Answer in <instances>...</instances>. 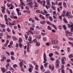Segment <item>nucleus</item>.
Here are the masks:
<instances>
[{
    "label": "nucleus",
    "instance_id": "obj_58",
    "mask_svg": "<svg viewBox=\"0 0 73 73\" xmlns=\"http://www.w3.org/2000/svg\"><path fill=\"white\" fill-rule=\"evenodd\" d=\"M13 18V19H17V17L14 16Z\"/></svg>",
    "mask_w": 73,
    "mask_h": 73
},
{
    "label": "nucleus",
    "instance_id": "obj_22",
    "mask_svg": "<svg viewBox=\"0 0 73 73\" xmlns=\"http://www.w3.org/2000/svg\"><path fill=\"white\" fill-rule=\"evenodd\" d=\"M28 32H29V33H30L31 34H32V35L33 34V33L32 32V31H31V30H29L28 31Z\"/></svg>",
    "mask_w": 73,
    "mask_h": 73
},
{
    "label": "nucleus",
    "instance_id": "obj_16",
    "mask_svg": "<svg viewBox=\"0 0 73 73\" xmlns=\"http://www.w3.org/2000/svg\"><path fill=\"white\" fill-rule=\"evenodd\" d=\"M65 11H63V14L62 16H65Z\"/></svg>",
    "mask_w": 73,
    "mask_h": 73
},
{
    "label": "nucleus",
    "instance_id": "obj_14",
    "mask_svg": "<svg viewBox=\"0 0 73 73\" xmlns=\"http://www.w3.org/2000/svg\"><path fill=\"white\" fill-rule=\"evenodd\" d=\"M53 55V53H51L50 54H49V56L50 57H51Z\"/></svg>",
    "mask_w": 73,
    "mask_h": 73
},
{
    "label": "nucleus",
    "instance_id": "obj_26",
    "mask_svg": "<svg viewBox=\"0 0 73 73\" xmlns=\"http://www.w3.org/2000/svg\"><path fill=\"white\" fill-rule=\"evenodd\" d=\"M52 8L54 10H56V8L53 6H52Z\"/></svg>",
    "mask_w": 73,
    "mask_h": 73
},
{
    "label": "nucleus",
    "instance_id": "obj_42",
    "mask_svg": "<svg viewBox=\"0 0 73 73\" xmlns=\"http://www.w3.org/2000/svg\"><path fill=\"white\" fill-rule=\"evenodd\" d=\"M18 15H19V16H20L21 15V13L19 12H18Z\"/></svg>",
    "mask_w": 73,
    "mask_h": 73
},
{
    "label": "nucleus",
    "instance_id": "obj_18",
    "mask_svg": "<svg viewBox=\"0 0 73 73\" xmlns=\"http://www.w3.org/2000/svg\"><path fill=\"white\" fill-rule=\"evenodd\" d=\"M19 46L20 48H22V47L23 46V44H22L21 43H19Z\"/></svg>",
    "mask_w": 73,
    "mask_h": 73
},
{
    "label": "nucleus",
    "instance_id": "obj_47",
    "mask_svg": "<svg viewBox=\"0 0 73 73\" xmlns=\"http://www.w3.org/2000/svg\"><path fill=\"white\" fill-rule=\"evenodd\" d=\"M48 63H46L44 64V66L45 67H46L47 65H48Z\"/></svg>",
    "mask_w": 73,
    "mask_h": 73
},
{
    "label": "nucleus",
    "instance_id": "obj_32",
    "mask_svg": "<svg viewBox=\"0 0 73 73\" xmlns=\"http://www.w3.org/2000/svg\"><path fill=\"white\" fill-rule=\"evenodd\" d=\"M73 57V56L72 54H70V56H69V57L70 58H72V57Z\"/></svg>",
    "mask_w": 73,
    "mask_h": 73
},
{
    "label": "nucleus",
    "instance_id": "obj_44",
    "mask_svg": "<svg viewBox=\"0 0 73 73\" xmlns=\"http://www.w3.org/2000/svg\"><path fill=\"white\" fill-rule=\"evenodd\" d=\"M43 39L44 41H46V38L45 37L43 38Z\"/></svg>",
    "mask_w": 73,
    "mask_h": 73
},
{
    "label": "nucleus",
    "instance_id": "obj_39",
    "mask_svg": "<svg viewBox=\"0 0 73 73\" xmlns=\"http://www.w3.org/2000/svg\"><path fill=\"white\" fill-rule=\"evenodd\" d=\"M33 41H34V42H37V39H36V38L34 39L33 40Z\"/></svg>",
    "mask_w": 73,
    "mask_h": 73
},
{
    "label": "nucleus",
    "instance_id": "obj_6",
    "mask_svg": "<svg viewBox=\"0 0 73 73\" xmlns=\"http://www.w3.org/2000/svg\"><path fill=\"white\" fill-rule=\"evenodd\" d=\"M56 64H60V62L58 59H57L56 60Z\"/></svg>",
    "mask_w": 73,
    "mask_h": 73
},
{
    "label": "nucleus",
    "instance_id": "obj_3",
    "mask_svg": "<svg viewBox=\"0 0 73 73\" xmlns=\"http://www.w3.org/2000/svg\"><path fill=\"white\" fill-rule=\"evenodd\" d=\"M1 8L2 9L1 10V11L3 13H4V14H5V8L4 7H3V6L1 7Z\"/></svg>",
    "mask_w": 73,
    "mask_h": 73
},
{
    "label": "nucleus",
    "instance_id": "obj_33",
    "mask_svg": "<svg viewBox=\"0 0 73 73\" xmlns=\"http://www.w3.org/2000/svg\"><path fill=\"white\" fill-rule=\"evenodd\" d=\"M63 27L64 28V30H66V26L65 25H64L63 26Z\"/></svg>",
    "mask_w": 73,
    "mask_h": 73
},
{
    "label": "nucleus",
    "instance_id": "obj_21",
    "mask_svg": "<svg viewBox=\"0 0 73 73\" xmlns=\"http://www.w3.org/2000/svg\"><path fill=\"white\" fill-rule=\"evenodd\" d=\"M38 65H36L35 66V68L36 70H38Z\"/></svg>",
    "mask_w": 73,
    "mask_h": 73
},
{
    "label": "nucleus",
    "instance_id": "obj_41",
    "mask_svg": "<svg viewBox=\"0 0 73 73\" xmlns=\"http://www.w3.org/2000/svg\"><path fill=\"white\" fill-rule=\"evenodd\" d=\"M1 27H2V28H5V26L4 25H1Z\"/></svg>",
    "mask_w": 73,
    "mask_h": 73
},
{
    "label": "nucleus",
    "instance_id": "obj_40",
    "mask_svg": "<svg viewBox=\"0 0 73 73\" xmlns=\"http://www.w3.org/2000/svg\"><path fill=\"white\" fill-rule=\"evenodd\" d=\"M33 4L32 2H30L29 3V5H33Z\"/></svg>",
    "mask_w": 73,
    "mask_h": 73
},
{
    "label": "nucleus",
    "instance_id": "obj_45",
    "mask_svg": "<svg viewBox=\"0 0 73 73\" xmlns=\"http://www.w3.org/2000/svg\"><path fill=\"white\" fill-rule=\"evenodd\" d=\"M5 21H6V22H7V23H8V19H7V18H5Z\"/></svg>",
    "mask_w": 73,
    "mask_h": 73
},
{
    "label": "nucleus",
    "instance_id": "obj_48",
    "mask_svg": "<svg viewBox=\"0 0 73 73\" xmlns=\"http://www.w3.org/2000/svg\"><path fill=\"white\" fill-rule=\"evenodd\" d=\"M40 69L41 70H42L43 68H44V67H43V66L41 65L40 66Z\"/></svg>",
    "mask_w": 73,
    "mask_h": 73
},
{
    "label": "nucleus",
    "instance_id": "obj_12",
    "mask_svg": "<svg viewBox=\"0 0 73 73\" xmlns=\"http://www.w3.org/2000/svg\"><path fill=\"white\" fill-rule=\"evenodd\" d=\"M8 43H9V41H7L6 43L5 44H4V46H5V47H6V46H7V45L8 44Z\"/></svg>",
    "mask_w": 73,
    "mask_h": 73
},
{
    "label": "nucleus",
    "instance_id": "obj_37",
    "mask_svg": "<svg viewBox=\"0 0 73 73\" xmlns=\"http://www.w3.org/2000/svg\"><path fill=\"white\" fill-rule=\"evenodd\" d=\"M70 30H71V32H73V27H72L70 29Z\"/></svg>",
    "mask_w": 73,
    "mask_h": 73
},
{
    "label": "nucleus",
    "instance_id": "obj_38",
    "mask_svg": "<svg viewBox=\"0 0 73 73\" xmlns=\"http://www.w3.org/2000/svg\"><path fill=\"white\" fill-rule=\"evenodd\" d=\"M56 68H58L59 67V64H56Z\"/></svg>",
    "mask_w": 73,
    "mask_h": 73
},
{
    "label": "nucleus",
    "instance_id": "obj_27",
    "mask_svg": "<svg viewBox=\"0 0 73 73\" xmlns=\"http://www.w3.org/2000/svg\"><path fill=\"white\" fill-rule=\"evenodd\" d=\"M68 38L69 39V40H72V41H73V39L72 38L69 37Z\"/></svg>",
    "mask_w": 73,
    "mask_h": 73
},
{
    "label": "nucleus",
    "instance_id": "obj_59",
    "mask_svg": "<svg viewBox=\"0 0 73 73\" xmlns=\"http://www.w3.org/2000/svg\"><path fill=\"white\" fill-rule=\"evenodd\" d=\"M52 32H53V33H56V31H55V30H54V29H52Z\"/></svg>",
    "mask_w": 73,
    "mask_h": 73
},
{
    "label": "nucleus",
    "instance_id": "obj_55",
    "mask_svg": "<svg viewBox=\"0 0 73 73\" xmlns=\"http://www.w3.org/2000/svg\"><path fill=\"white\" fill-rule=\"evenodd\" d=\"M42 36H45V35H46V33H42Z\"/></svg>",
    "mask_w": 73,
    "mask_h": 73
},
{
    "label": "nucleus",
    "instance_id": "obj_56",
    "mask_svg": "<svg viewBox=\"0 0 73 73\" xmlns=\"http://www.w3.org/2000/svg\"><path fill=\"white\" fill-rule=\"evenodd\" d=\"M67 16H68V18L69 19H70V18H72V16L71 15H68Z\"/></svg>",
    "mask_w": 73,
    "mask_h": 73
},
{
    "label": "nucleus",
    "instance_id": "obj_31",
    "mask_svg": "<svg viewBox=\"0 0 73 73\" xmlns=\"http://www.w3.org/2000/svg\"><path fill=\"white\" fill-rule=\"evenodd\" d=\"M28 41H32V37H30L28 39Z\"/></svg>",
    "mask_w": 73,
    "mask_h": 73
},
{
    "label": "nucleus",
    "instance_id": "obj_50",
    "mask_svg": "<svg viewBox=\"0 0 73 73\" xmlns=\"http://www.w3.org/2000/svg\"><path fill=\"white\" fill-rule=\"evenodd\" d=\"M36 12L37 13H40V11L38 10H37L36 11Z\"/></svg>",
    "mask_w": 73,
    "mask_h": 73
},
{
    "label": "nucleus",
    "instance_id": "obj_36",
    "mask_svg": "<svg viewBox=\"0 0 73 73\" xmlns=\"http://www.w3.org/2000/svg\"><path fill=\"white\" fill-rule=\"evenodd\" d=\"M47 28H48V29H49L50 30H51V29H52L51 27L49 26H48Z\"/></svg>",
    "mask_w": 73,
    "mask_h": 73
},
{
    "label": "nucleus",
    "instance_id": "obj_64",
    "mask_svg": "<svg viewBox=\"0 0 73 73\" xmlns=\"http://www.w3.org/2000/svg\"><path fill=\"white\" fill-rule=\"evenodd\" d=\"M21 4L23 6H25V4H24V3L23 2L21 3Z\"/></svg>",
    "mask_w": 73,
    "mask_h": 73
},
{
    "label": "nucleus",
    "instance_id": "obj_62",
    "mask_svg": "<svg viewBox=\"0 0 73 73\" xmlns=\"http://www.w3.org/2000/svg\"><path fill=\"white\" fill-rule=\"evenodd\" d=\"M9 66V64H7V65L5 66V67H7V66Z\"/></svg>",
    "mask_w": 73,
    "mask_h": 73
},
{
    "label": "nucleus",
    "instance_id": "obj_52",
    "mask_svg": "<svg viewBox=\"0 0 73 73\" xmlns=\"http://www.w3.org/2000/svg\"><path fill=\"white\" fill-rule=\"evenodd\" d=\"M11 61V60H10V59H8L7 60V62H10Z\"/></svg>",
    "mask_w": 73,
    "mask_h": 73
},
{
    "label": "nucleus",
    "instance_id": "obj_51",
    "mask_svg": "<svg viewBox=\"0 0 73 73\" xmlns=\"http://www.w3.org/2000/svg\"><path fill=\"white\" fill-rule=\"evenodd\" d=\"M50 60L52 61H54V58H53V57H51L50 58Z\"/></svg>",
    "mask_w": 73,
    "mask_h": 73
},
{
    "label": "nucleus",
    "instance_id": "obj_24",
    "mask_svg": "<svg viewBox=\"0 0 73 73\" xmlns=\"http://www.w3.org/2000/svg\"><path fill=\"white\" fill-rule=\"evenodd\" d=\"M34 6L35 7L37 8V7H38V4H36L35 5H34Z\"/></svg>",
    "mask_w": 73,
    "mask_h": 73
},
{
    "label": "nucleus",
    "instance_id": "obj_25",
    "mask_svg": "<svg viewBox=\"0 0 73 73\" xmlns=\"http://www.w3.org/2000/svg\"><path fill=\"white\" fill-rule=\"evenodd\" d=\"M36 38H38V39H40V38H41V36L39 35H38L36 36Z\"/></svg>",
    "mask_w": 73,
    "mask_h": 73
},
{
    "label": "nucleus",
    "instance_id": "obj_11",
    "mask_svg": "<svg viewBox=\"0 0 73 73\" xmlns=\"http://www.w3.org/2000/svg\"><path fill=\"white\" fill-rule=\"evenodd\" d=\"M46 2L47 3V4H48V5H50V2L48 0H47L46 1Z\"/></svg>",
    "mask_w": 73,
    "mask_h": 73
},
{
    "label": "nucleus",
    "instance_id": "obj_2",
    "mask_svg": "<svg viewBox=\"0 0 73 73\" xmlns=\"http://www.w3.org/2000/svg\"><path fill=\"white\" fill-rule=\"evenodd\" d=\"M19 61L20 62L19 63V65L20 66L21 68H22V66L23 65V60L22 59H20Z\"/></svg>",
    "mask_w": 73,
    "mask_h": 73
},
{
    "label": "nucleus",
    "instance_id": "obj_5",
    "mask_svg": "<svg viewBox=\"0 0 73 73\" xmlns=\"http://www.w3.org/2000/svg\"><path fill=\"white\" fill-rule=\"evenodd\" d=\"M49 68L50 69H51V70H54V66H49Z\"/></svg>",
    "mask_w": 73,
    "mask_h": 73
},
{
    "label": "nucleus",
    "instance_id": "obj_28",
    "mask_svg": "<svg viewBox=\"0 0 73 73\" xmlns=\"http://www.w3.org/2000/svg\"><path fill=\"white\" fill-rule=\"evenodd\" d=\"M14 52H12L10 53L11 55H12V56H13L14 54Z\"/></svg>",
    "mask_w": 73,
    "mask_h": 73
},
{
    "label": "nucleus",
    "instance_id": "obj_7",
    "mask_svg": "<svg viewBox=\"0 0 73 73\" xmlns=\"http://www.w3.org/2000/svg\"><path fill=\"white\" fill-rule=\"evenodd\" d=\"M1 70L2 72H3V73H5V71H6V70L3 68H2L1 69Z\"/></svg>",
    "mask_w": 73,
    "mask_h": 73
},
{
    "label": "nucleus",
    "instance_id": "obj_4",
    "mask_svg": "<svg viewBox=\"0 0 73 73\" xmlns=\"http://www.w3.org/2000/svg\"><path fill=\"white\" fill-rule=\"evenodd\" d=\"M52 42L53 44H58V41L54 40L52 41Z\"/></svg>",
    "mask_w": 73,
    "mask_h": 73
},
{
    "label": "nucleus",
    "instance_id": "obj_35",
    "mask_svg": "<svg viewBox=\"0 0 73 73\" xmlns=\"http://www.w3.org/2000/svg\"><path fill=\"white\" fill-rule=\"evenodd\" d=\"M7 31H8V32H10L11 31V30L9 29V28L7 29Z\"/></svg>",
    "mask_w": 73,
    "mask_h": 73
},
{
    "label": "nucleus",
    "instance_id": "obj_61",
    "mask_svg": "<svg viewBox=\"0 0 73 73\" xmlns=\"http://www.w3.org/2000/svg\"><path fill=\"white\" fill-rule=\"evenodd\" d=\"M12 44H13V41H11L10 43V45H12Z\"/></svg>",
    "mask_w": 73,
    "mask_h": 73
},
{
    "label": "nucleus",
    "instance_id": "obj_1",
    "mask_svg": "<svg viewBox=\"0 0 73 73\" xmlns=\"http://www.w3.org/2000/svg\"><path fill=\"white\" fill-rule=\"evenodd\" d=\"M43 58L44 60L43 61V63L45 64V63H46V61L47 60V59H46V55L45 54V52H44V53Z\"/></svg>",
    "mask_w": 73,
    "mask_h": 73
},
{
    "label": "nucleus",
    "instance_id": "obj_15",
    "mask_svg": "<svg viewBox=\"0 0 73 73\" xmlns=\"http://www.w3.org/2000/svg\"><path fill=\"white\" fill-rule=\"evenodd\" d=\"M7 5L9 8L10 7H11V5H12V4H7Z\"/></svg>",
    "mask_w": 73,
    "mask_h": 73
},
{
    "label": "nucleus",
    "instance_id": "obj_10",
    "mask_svg": "<svg viewBox=\"0 0 73 73\" xmlns=\"http://www.w3.org/2000/svg\"><path fill=\"white\" fill-rule=\"evenodd\" d=\"M23 41V39L21 38H20L18 41L19 42H21Z\"/></svg>",
    "mask_w": 73,
    "mask_h": 73
},
{
    "label": "nucleus",
    "instance_id": "obj_46",
    "mask_svg": "<svg viewBox=\"0 0 73 73\" xmlns=\"http://www.w3.org/2000/svg\"><path fill=\"white\" fill-rule=\"evenodd\" d=\"M30 29H31V31H34V28H33V27H31L30 28Z\"/></svg>",
    "mask_w": 73,
    "mask_h": 73
},
{
    "label": "nucleus",
    "instance_id": "obj_43",
    "mask_svg": "<svg viewBox=\"0 0 73 73\" xmlns=\"http://www.w3.org/2000/svg\"><path fill=\"white\" fill-rule=\"evenodd\" d=\"M59 19H60L61 20H62V16H59Z\"/></svg>",
    "mask_w": 73,
    "mask_h": 73
},
{
    "label": "nucleus",
    "instance_id": "obj_30",
    "mask_svg": "<svg viewBox=\"0 0 73 73\" xmlns=\"http://www.w3.org/2000/svg\"><path fill=\"white\" fill-rule=\"evenodd\" d=\"M68 44H70V45H72V47H73V44L72 43H71V42H68Z\"/></svg>",
    "mask_w": 73,
    "mask_h": 73
},
{
    "label": "nucleus",
    "instance_id": "obj_54",
    "mask_svg": "<svg viewBox=\"0 0 73 73\" xmlns=\"http://www.w3.org/2000/svg\"><path fill=\"white\" fill-rule=\"evenodd\" d=\"M61 71L62 73H64L65 72V71H64V69H61Z\"/></svg>",
    "mask_w": 73,
    "mask_h": 73
},
{
    "label": "nucleus",
    "instance_id": "obj_23",
    "mask_svg": "<svg viewBox=\"0 0 73 73\" xmlns=\"http://www.w3.org/2000/svg\"><path fill=\"white\" fill-rule=\"evenodd\" d=\"M49 18L51 21H53V18L49 16Z\"/></svg>",
    "mask_w": 73,
    "mask_h": 73
},
{
    "label": "nucleus",
    "instance_id": "obj_34",
    "mask_svg": "<svg viewBox=\"0 0 73 73\" xmlns=\"http://www.w3.org/2000/svg\"><path fill=\"white\" fill-rule=\"evenodd\" d=\"M65 33L66 34H69V32L68 31H65Z\"/></svg>",
    "mask_w": 73,
    "mask_h": 73
},
{
    "label": "nucleus",
    "instance_id": "obj_49",
    "mask_svg": "<svg viewBox=\"0 0 73 73\" xmlns=\"http://www.w3.org/2000/svg\"><path fill=\"white\" fill-rule=\"evenodd\" d=\"M11 58L12 60H15V57L13 56H11Z\"/></svg>",
    "mask_w": 73,
    "mask_h": 73
},
{
    "label": "nucleus",
    "instance_id": "obj_53",
    "mask_svg": "<svg viewBox=\"0 0 73 73\" xmlns=\"http://www.w3.org/2000/svg\"><path fill=\"white\" fill-rule=\"evenodd\" d=\"M59 5L60 6H61L62 5V2H59L58 3Z\"/></svg>",
    "mask_w": 73,
    "mask_h": 73
},
{
    "label": "nucleus",
    "instance_id": "obj_63",
    "mask_svg": "<svg viewBox=\"0 0 73 73\" xmlns=\"http://www.w3.org/2000/svg\"><path fill=\"white\" fill-rule=\"evenodd\" d=\"M46 8L47 9H48L49 8V6L46 5L45 6Z\"/></svg>",
    "mask_w": 73,
    "mask_h": 73
},
{
    "label": "nucleus",
    "instance_id": "obj_57",
    "mask_svg": "<svg viewBox=\"0 0 73 73\" xmlns=\"http://www.w3.org/2000/svg\"><path fill=\"white\" fill-rule=\"evenodd\" d=\"M38 50H36V51L35 52V54H36L38 53Z\"/></svg>",
    "mask_w": 73,
    "mask_h": 73
},
{
    "label": "nucleus",
    "instance_id": "obj_8",
    "mask_svg": "<svg viewBox=\"0 0 73 73\" xmlns=\"http://www.w3.org/2000/svg\"><path fill=\"white\" fill-rule=\"evenodd\" d=\"M40 24H41L44 25V24H45V21H40Z\"/></svg>",
    "mask_w": 73,
    "mask_h": 73
},
{
    "label": "nucleus",
    "instance_id": "obj_19",
    "mask_svg": "<svg viewBox=\"0 0 73 73\" xmlns=\"http://www.w3.org/2000/svg\"><path fill=\"white\" fill-rule=\"evenodd\" d=\"M29 71L30 72H32V68H30L29 70Z\"/></svg>",
    "mask_w": 73,
    "mask_h": 73
},
{
    "label": "nucleus",
    "instance_id": "obj_20",
    "mask_svg": "<svg viewBox=\"0 0 73 73\" xmlns=\"http://www.w3.org/2000/svg\"><path fill=\"white\" fill-rule=\"evenodd\" d=\"M40 42H38L36 43V46H40Z\"/></svg>",
    "mask_w": 73,
    "mask_h": 73
},
{
    "label": "nucleus",
    "instance_id": "obj_60",
    "mask_svg": "<svg viewBox=\"0 0 73 73\" xmlns=\"http://www.w3.org/2000/svg\"><path fill=\"white\" fill-rule=\"evenodd\" d=\"M45 15L46 16V17L48 16H50V15L49 14H45Z\"/></svg>",
    "mask_w": 73,
    "mask_h": 73
},
{
    "label": "nucleus",
    "instance_id": "obj_13",
    "mask_svg": "<svg viewBox=\"0 0 73 73\" xmlns=\"http://www.w3.org/2000/svg\"><path fill=\"white\" fill-rule=\"evenodd\" d=\"M63 21H64V22L65 23H68V21H67L66 20V19L64 18Z\"/></svg>",
    "mask_w": 73,
    "mask_h": 73
},
{
    "label": "nucleus",
    "instance_id": "obj_9",
    "mask_svg": "<svg viewBox=\"0 0 73 73\" xmlns=\"http://www.w3.org/2000/svg\"><path fill=\"white\" fill-rule=\"evenodd\" d=\"M66 60V58L65 57H63L62 58V61H65V60Z\"/></svg>",
    "mask_w": 73,
    "mask_h": 73
},
{
    "label": "nucleus",
    "instance_id": "obj_29",
    "mask_svg": "<svg viewBox=\"0 0 73 73\" xmlns=\"http://www.w3.org/2000/svg\"><path fill=\"white\" fill-rule=\"evenodd\" d=\"M63 5H64V7H65V8L66 7V3H65L64 2L63 3Z\"/></svg>",
    "mask_w": 73,
    "mask_h": 73
},
{
    "label": "nucleus",
    "instance_id": "obj_17",
    "mask_svg": "<svg viewBox=\"0 0 73 73\" xmlns=\"http://www.w3.org/2000/svg\"><path fill=\"white\" fill-rule=\"evenodd\" d=\"M12 38L14 40H16V41L17 40V38L16 39V38L15 37L13 36Z\"/></svg>",
    "mask_w": 73,
    "mask_h": 73
}]
</instances>
